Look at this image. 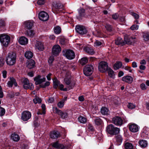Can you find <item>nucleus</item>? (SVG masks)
Wrapping results in <instances>:
<instances>
[{"label":"nucleus","instance_id":"obj_1","mask_svg":"<svg viewBox=\"0 0 149 149\" xmlns=\"http://www.w3.org/2000/svg\"><path fill=\"white\" fill-rule=\"evenodd\" d=\"M16 60V54L12 52L8 54L6 58V61L8 65H13L15 63Z\"/></svg>","mask_w":149,"mask_h":149},{"label":"nucleus","instance_id":"obj_2","mask_svg":"<svg viewBox=\"0 0 149 149\" xmlns=\"http://www.w3.org/2000/svg\"><path fill=\"white\" fill-rule=\"evenodd\" d=\"M107 131L109 134L115 135L119 133L120 129L117 127H114L113 125L110 124L107 127Z\"/></svg>","mask_w":149,"mask_h":149},{"label":"nucleus","instance_id":"obj_3","mask_svg":"<svg viewBox=\"0 0 149 149\" xmlns=\"http://www.w3.org/2000/svg\"><path fill=\"white\" fill-rule=\"evenodd\" d=\"M91 11V9H87L85 11V10L83 8H81L79 10V15L77 16V18L80 20L83 17H89L90 15L88 14V13Z\"/></svg>","mask_w":149,"mask_h":149},{"label":"nucleus","instance_id":"obj_4","mask_svg":"<svg viewBox=\"0 0 149 149\" xmlns=\"http://www.w3.org/2000/svg\"><path fill=\"white\" fill-rule=\"evenodd\" d=\"M10 40V37L8 35L5 34L0 35V41L4 46H7L9 43Z\"/></svg>","mask_w":149,"mask_h":149},{"label":"nucleus","instance_id":"obj_5","mask_svg":"<svg viewBox=\"0 0 149 149\" xmlns=\"http://www.w3.org/2000/svg\"><path fill=\"white\" fill-rule=\"evenodd\" d=\"M53 111L54 113H57L58 115L60 116L61 118L62 119L66 118L68 116V114L66 112H63L56 107H53Z\"/></svg>","mask_w":149,"mask_h":149},{"label":"nucleus","instance_id":"obj_6","mask_svg":"<svg viewBox=\"0 0 149 149\" xmlns=\"http://www.w3.org/2000/svg\"><path fill=\"white\" fill-rule=\"evenodd\" d=\"M70 73L68 72L66 75L64 79V81L65 84L69 86V89H71L73 88L74 85V84L72 83L71 79L70 78Z\"/></svg>","mask_w":149,"mask_h":149},{"label":"nucleus","instance_id":"obj_7","mask_svg":"<svg viewBox=\"0 0 149 149\" xmlns=\"http://www.w3.org/2000/svg\"><path fill=\"white\" fill-rule=\"evenodd\" d=\"M93 69V66L91 65H86L83 69L84 74L87 76H90L92 74Z\"/></svg>","mask_w":149,"mask_h":149},{"label":"nucleus","instance_id":"obj_8","mask_svg":"<svg viewBox=\"0 0 149 149\" xmlns=\"http://www.w3.org/2000/svg\"><path fill=\"white\" fill-rule=\"evenodd\" d=\"M109 68L107 63L106 62L101 61L99 64L98 69L99 71L102 72H106Z\"/></svg>","mask_w":149,"mask_h":149},{"label":"nucleus","instance_id":"obj_9","mask_svg":"<svg viewBox=\"0 0 149 149\" xmlns=\"http://www.w3.org/2000/svg\"><path fill=\"white\" fill-rule=\"evenodd\" d=\"M24 84L23 87L26 89H30L33 90L34 88V86L31 83H29V81L28 79L25 78L23 81Z\"/></svg>","mask_w":149,"mask_h":149},{"label":"nucleus","instance_id":"obj_10","mask_svg":"<svg viewBox=\"0 0 149 149\" xmlns=\"http://www.w3.org/2000/svg\"><path fill=\"white\" fill-rule=\"evenodd\" d=\"M75 30L76 32L80 34L83 35L87 32L85 27L81 25H77L75 27Z\"/></svg>","mask_w":149,"mask_h":149},{"label":"nucleus","instance_id":"obj_11","mask_svg":"<svg viewBox=\"0 0 149 149\" xmlns=\"http://www.w3.org/2000/svg\"><path fill=\"white\" fill-rule=\"evenodd\" d=\"M63 55L68 59L71 60L74 58L75 55L74 52L71 50H68L65 51H63Z\"/></svg>","mask_w":149,"mask_h":149},{"label":"nucleus","instance_id":"obj_12","mask_svg":"<svg viewBox=\"0 0 149 149\" xmlns=\"http://www.w3.org/2000/svg\"><path fill=\"white\" fill-rule=\"evenodd\" d=\"M30 112L28 111H23L22 113L21 118L24 121H27L31 117Z\"/></svg>","mask_w":149,"mask_h":149},{"label":"nucleus","instance_id":"obj_13","mask_svg":"<svg viewBox=\"0 0 149 149\" xmlns=\"http://www.w3.org/2000/svg\"><path fill=\"white\" fill-rule=\"evenodd\" d=\"M39 18L40 20L43 21H46L48 19L49 16L47 13L43 11L39 13Z\"/></svg>","mask_w":149,"mask_h":149},{"label":"nucleus","instance_id":"obj_14","mask_svg":"<svg viewBox=\"0 0 149 149\" xmlns=\"http://www.w3.org/2000/svg\"><path fill=\"white\" fill-rule=\"evenodd\" d=\"M61 51V48L59 45H55L52 48V53L53 55L57 56L60 52Z\"/></svg>","mask_w":149,"mask_h":149},{"label":"nucleus","instance_id":"obj_15","mask_svg":"<svg viewBox=\"0 0 149 149\" xmlns=\"http://www.w3.org/2000/svg\"><path fill=\"white\" fill-rule=\"evenodd\" d=\"M41 77L40 75H38L34 78L33 80L35 82V84L36 85L40 84L45 81L46 78L45 77H43L42 78H41Z\"/></svg>","mask_w":149,"mask_h":149},{"label":"nucleus","instance_id":"obj_16","mask_svg":"<svg viewBox=\"0 0 149 149\" xmlns=\"http://www.w3.org/2000/svg\"><path fill=\"white\" fill-rule=\"evenodd\" d=\"M112 122L116 125H121L123 123V120L121 117L116 116L113 118Z\"/></svg>","mask_w":149,"mask_h":149},{"label":"nucleus","instance_id":"obj_17","mask_svg":"<svg viewBox=\"0 0 149 149\" xmlns=\"http://www.w3.org/2000/svg\"><path fill=\"white\" fill-rule=\"evenodd\" d=\"M124 38L125 44L131 45L132 43L134 42V39H135V38H132L130 36H125Z\"/></svg>","mask_w":149,"mask_h":149},{"label":"nucleus","instance_id":"obj_18","mask_svg":"<svg viewBox=\"0 0 149 149\" xmlns=\"http://www.w3.org/2000/svg\"><path fill=\"white\" fill-rule=\"evenodd\" d=\"M50 136L51 138L54 139L60 137L61 135L58 131H54L50 132Z\"/></svg>","mask_w":149,"mask_h":149},{"label":"nucleus","instance_id":"obj_19","mask_svg":"<svg viewBox=\"0 0 149 149\" xmlns=\"http://www.w3.org/2000/svg\"><path fill=\"white\" fill-rule=\"evenodd\" d=\"M51 144L53 147L57 149H64L65 148L64 146L62 144H59L58 141L52 143Z\"/></svg>","mask_w":149,"mask_h":149},{"label":"nucleus","instance_id":"obj_20","mask_svg":"<svg viewBox=\"0 0 149 149\" xmlns=\"http://www.w3.org/2000/svg\"><path fill=\"white\" fill-rule=\"evenodd\" d=\"M34 23L31 21H28L24 23V28L26 29H30L32 28L33 25Z\"/></svg>","mask_w":149,"mask_h":149},{"label":"nucleus","instance_id":"obj_21","mask_svg":"<svg viewBox=\"0 0 149 149\" xmlns=\"http://www.w3.org/2000/svg\"><path fill=\"white\" fill-rule=\"evenodd\" d=\"M10 81L7 83V85L9 87H12L14 84L15 86H17V84L16 82L15 79L13 77L10 78Z\"/></svg>","mask_w":149,"mask_h":149},{"label":"nucleus","instance_id":"obj_22","mask_svg":"<svg viewBox=\"0 0 149 149\" xmlns=\"http://www.w3.org/2000/svg\"><path fill=\"white\" fill-rule=\"evenodd\" d=\"M129 128L130 130L133 132H136L139 130L138 127L137 125L134 124L130 125H129Z\"/></svg>","mask_w":149,"mask_h":149},{"label":"nucleus","instance_id":"obj_23","mask_svg":"<svg viewBox=\"0 0 149 149\" xmlns=\"http://www.w3.org/2000/svg\"><path fill=\"white\" fill-rule=\"evenodd\" d=\"M122 80L124 81L131 84L133 81V78L130 76H126L122 78Z\"/></svg>","mask_w":149,"mask_h":149},{"label":"nucleus","instance_id":"obj_24","mask_svg":"<svg viewBox=\"0 0 149 149\" xmlns=\"http://www.w3.org/2000/svg\"><path fill=\"white\" fill-rule=\"evenodd\" d=\"M19 42L21 45H24L27 44L28 42V40L25 37L22 36L20 38Z\"/></svg>","mask_w":149,"mask_h":149},{"label":"nucleus","instance_id":"obj_25","mask_svg":"<svg viewBox=\"0 0 149 149\" xmlns=\"http://www.w3.org/2000/svg\"><path fill=\"white\" fill-rule=\"evenodd\" d=\"M115 43L116 45L121 46H123L125 44V41L120 37H118L115 40Z\"/></svg>","mask_w":149,"mask_h":149},{"label":"nucleus","instance_id":"obj_26","mask_svg":"<svg viewBox=\"0 0 149 149\" xmlns=\"http://www.w3.org/2000/svg\"><path fill=\"white\" fill-rule=\"evenodd\" d=\"M11 139L13 141L17 142L19 140L20 137L17 134L14 133L11 135Z\"/></svg>","mask_w":149,"mask_h":149},{"label":"nucleus","instance_id":"obj_27","mask_svg":"<svg viewBox=\"0 0 149 149\" xmlns=\"http://www.w3.org/2000/svg\"><path fill=\"white\" fill-rule=\"evenodd\" d=\"M120 99L118 97L115 96L111 98L112 103L116 105H118L120 104Z\"/></svg>","mask_w":149,"mask_h":149},{"label":"nucleus","instance_id":"obj_28","mask_svg":"<svg viewBox=\"0 0 149 149\" xmlns=\"http://www.w3.org/2000/svg\"><path fill=\"white\" fill-rule=\"evenodd\" d=\"M53 6L56 8L58 9H63V5L60 2H54Z\"/></svg>","mask_w":149,"mask_h":149},{"label":"nucleus","instance_id":"obj_29","mask_svg":"<svg viewBox=\"0 0 149 149\" xmlns=\"http://www.w3.org/2000/svg\"><path fill=\"white\" fill-rule=\"evenodd\" d=\"M35 65V61L32 59L31 60L27 65V67L29 69H32L34 67Z\"/></svg>","mask_w":149,"mask_h":149},{"label":"nucleus","instance_id":"obj_30","mask_svg":"<svg viewBox=\"0 0 149 149\" xmlns=\"http://www.w3.org/2000/svg\"><path fill=\"white\" fill-rule=\"evenodd\" d=\"M84 50L90 55H93L95 53L93 49L91 47H85L84 49Z\"/></svg>","mask_w":149,"mask_h":149},{"label":"nucleus","instance_id":"obj_31","mask_svg":"<svg viewBox=\"0 0 149 149\" xmlns=\"http://www.w3.org/2000/svg\"><path fill=\"white\" fill-rule=\"evenodd\" d=\"M36 49L40 51H42L44 49V46L42 43L38 42L36 45Z\"/></svg>","mask_w":149,"mask_h":149},{"label":"nucleus","instance_id":"obj_32","mask_svg":"<svg viewBox=\"0 0 149 149\" xmlns=\"http://www.w3.org/2000/svg\"><path fill=\"white\" fill-rule=\"evenodd\" d=\"M101 113L103 115H107L109 113L108 109L105 107H102L101 110Z\"/></svg>","mask_w":149,"mask_h":149},{"label":"nucleus","instance_id":"obj_33","mask_svg":"<svg viewBox=\"0 0 149 149\" xmlns=\"http://www.w3.org/2000/svg\"><path fill=\"white\" fill-rule=\"evenodd\" d=\"M122 64L120 61L117 62L114 65L113 68L114 70H117L119 69L122 66Z\"/></svg>","mask_w":149,"mask_h":149},{"label":"nucleus","instance_id":"obj_34","mask_svg":"<svg viewBox=\"0 0 149 149\" xmlns=\"http://www.w3.org/2000/svg\"><path fill=\"white\" fill-rule=\"evenodd\" d=\"M53 87L56 89L60 84V81L55 78L53 80Z\"/></svg>","mask_w":149,"mask_h":149},{"label":"nucleus","instance_id":"obj_35","mask_svg":"<svg viewBox=\"0 0 149 149\" xmlns=\"http://www.w3.org/2000/svg\"><path fill=\"white\" fill-rule=\"evenodd\" d=\"M25 57L28 59H30L33 56V54L30 51H27L25 53Z\"/></svg>","mask_w":149,"mask_h":149},{"label":"nucleus","instance_id":"obj_36","mask_svg":"<svg viewBox=\"0 0 149 149\" xmlns=\"http://www.w3.org/2000/svg\"><path fill=\"white\" fill-rule=\"evenodd\" d=\"M88 59L87 57H84L79 61V62L82 65H83L88 63Z\"/></svg>","mask_w":149,"mask_h":149},{"label":"nucleus","instance_id":"obj_37","mask_svg":"<svg viewBox=\"0 0 149 149\" xmlns=\"http://www.w3.org/2000/svg\"><path fill=\"white\" fill-rule=\"evenodd\" d=\"M35 33V32L33 30L29 29L26 31L25 33L26 35L29 36L33 37L34 36Z\"/></svg>","mask_w":149,"mask_h":149},{"label":"nucleus","instance_id":"obj_38","mask_svg":"<svg viewBox=\"0 0 149 149\" xmlns=\"http://www.w3.org/2000/svg\"><path fill=\"white\" fill-rule=\"evenodd\" d=\"M139 143L141 147L142 148H145L147 146V142L145 140L139 141Z\"/></svg>","mask_w":149,"mask_h":149},{"label":"nucleus","instance_id":"obj_39","mask_svg":"<svg viewBox=\"0 0 149 149\" xmlns=\"http://www.w3.org/2000/svg\"><path fill=\"white\" fill-rule=\"evenodd\" d=\"M109 76L110 77H113L114 75V71L110 68H108L107 71Z\"/></svg>","mask_w":149,"mask_h":149},{"label":"nucleus","instance_id":"obj_40","mask_svg":"<svg viewBox=\"0 0 149 149\" xmlns=\"http://www.w3.org/2000/svg\"><path fill=\"white\" fill-rule=\"evenodd\" d=\"M125 147L126 149H133V148L132 144L129 142H127L125 143Z\"/></svg>","mask_w":149,"mask_h":149},{"label":"nucleus","instance_id":"obj_41","mask_svg":"<svg viewBox=\"0 0 149 149\" xmlns=\"http://www.w3.org/2000/svg\"><path fill=\"white\" fill-rule=\"evenodd\" d=\"M78 120L81 123H85L87 121V119L85 117L80 116L78 118Z\"/></svg>","mask_w":149,"mask_h":149},{"label":"nucleus","instance_id":"obj_42","mask_svg":"<svg viewBox=\"0 0 149 149\" xmlns=\"http://www.w3.org/2000/svg\"><path fill=\"white\" fill-rule=\"evenodd\" d=\"M102 121L101 119L99 118H97L95 120V122L96 125H99L101 124Z\"/></svg>","mask_w":149,"mask_h":149},{"label":"nucleus","instance_id":"obj_43","mask_svg":"<svg viewBox=\"0 0 149 149\" xmlns=\"http://www.w3.org/2000/svg\"><path fill=\"white\" fill-rule=\"evenodd\" d=\"M61 31V29L59 26H56L54 28V31L56 34H58L60 33Z\"/></svg>","mask_w":149,"mask_h":149},{"label":"nucleus","instance_id":"obj_44","mask_svg":"<svg viewBox=\"0 0 149 149\" xmlns=\"http://www.w3.org/2000/svg\"><path fill=\"white\" fill-rule=\"evenodd\" d=\"M116 141L120 143H121L123 140L122 136L120 135H118L116 136Z\"/></svg>","mask_w":149,"mask_h":149},{"label":"nucleus","instance_id":"obj_45","mask_svg":"<svg viewBox=\"0 0 149 149\" xmlns=\"http://www.w3.org/2000/svg\"><path fill=\"white\" fill-rule=\"evenodd\" d=\"M33 101L34 103L35 104L37 103H40L42 102L41 99L38 97H36L33 99Z\"/></svg>","mask_w":149,"mask_h":149},{"label":"nucleus","instance_id":"obj_46","mask_svg":"<svg viewBox=\"0 0 149 149\" xmlns=\"http://www.w3.org/2000/svg\"><path fill=\"white\" fill-rule=\"evenodd\" d=\"M64 100L60 101L57 104V106L60 108H62L64 106Z\"/></svg>","mask_w":149,"mask_h":149},{"label":"nucleus","instance_id":"obj_47","mask_svg":"<svg viewBox=\"0 0 149 149\" xmlns=\"http://www.w3.org/2000/svg\"><path fill=\"white\" fill-rule=\"evenodd\" d=\"M105 27L106 29L107 30L111 32L112 30V28L111 27V26L109 24H106L105 26Z\"/></svg>","mask_w":149,"mask_h":149},{"label":"nucleus","instance_id":"obj_48","mask_svg":"<svg viewBox=\"0 0 149 149\" xmlns=\"http://www.w3.org/2000/svg\"><path fill=\"white\" fill-rule=\"evenodd\" d=\"M68 66L72 70H74L76 68V67L74 63H70L68 64Z\"/></svg>","mask_w":149,"mask_h":149},{"label":"nucleus","instance_id":"obj_49","mask_svg":"<svg viewBox=\"0 0 149 149\" xmlns=\"http://www.w3.org/2000/svg\"><path fill=\"white\" fill-rule=\"evenodd\" d=\"M5 113V109L3 108L0 107V116H2L4 115Z\"/></svg>","mask_w":149,"mask_h":149},{"label":"nucleus","instance_id":"obj_50","mask_svg":"<svg viewBox=\"0 0 149 149\" xmlns=\"http://www.w3.org/2000/svg\"><path fill=\"white\" fill-rule=\"evenodd\" d=\"M139 28V26L137 25H133L130 28L132 30H137Z\"/></svg>","mask_w":149,"mask_h":149},{"label":"nucleus","instance_id":"obj_51","mask_svg":"<svg viewBox=\"0 0 149 149\" xmlns=\"http://www.w3.org/2000/svg\"><path fill=\"white\" fill-rule=\"evenodd\" d=\"M102 42L98 40H96L94 43V46L96 47L99 46L102 44Z\"/></svg>","mask_w":149,"mask_h":149},{"label":"nucleus","instance_id":"obj_52","mask_svg":"<svg viewBox=\"0 0 149 149\" xmlns=\"http://www.w3.org/2000/svg\"><path fill=\"white\" fill-rule=\"evenodd\" d=\"M128 107L130 109H133L135 108V106L132 103H129L127 105Z\"/></svg>","mask_w":149,"mask_h":149},{"label":"nucleus","instance_id":"obj_53","mask_svg":"<svg viewBox=\"0 0 149 149\" xmlns=\"http://www.w3.org/2000/svg\"><path fill=\"white\" fill-rule=\"evenodd\" d=\"M54 60V58L53 56H51L49 57L48 61L50 65L52 64Z\"/></svg>","mask_w":149,"mask_h":149},{"label":"nucleus","instance_id":"obj_54","mask_svg":"<svg viewBox=\"0 0 149 149\" xmlns=\"http://www.w3.org/2000/svg\"><path fill=\"white\" fill-rule=\"evenodd\" d=\"M50 85V83L49 81H47L44 84H42L40 85V86L41 87L44 88L46 86H48Z\"/></svg>","mask_w":149,"mask_h":149},{"label":"nucleus","instance_id":"obj_55","mask_svg":"<svg viewBox=\"0 0 149 149\" xmlns=\"http://www.w3.org/2000/svg\"><path fill=\"white\" fill-rule=\"evenodd\" d=\"M45 2V0H38L37 1L38 4L42 5L44 4Z\"/></svg>","mask_w":149,"mask_h":149},{"label":"nucleus","instance_id":"obj_56","mask_svg":"<svg viewBox=\"0 0 149 149\" xmlns=\"http://www.w3.org/2000/svg\"><path fill=\"white\" fill-rule=\"evenodd\" d=\"M140 87L143 90H145L147 88V87L146 86L145 84L144 83H142L140 85Z\"/></svg>","mask_w":149,"mask_h":149},{"label":"nucleus","instance_id":"obj_57","mask_svg":"<svg viewBox=\"0 0 149 149\" xmlns=\"http://www.w3.org/2000/svg\"><path fill=\"white\" fill-rule=\"evenodd\" d=\"M144 40L146 41H149V34H146L143 36Z\"/></svg>","mask_w":149,"mask_h":149},{"label":"nucleus","instance_id":"obj_58","mask_svg":"<svg viewBox=\"0 0 149 149\" xmlns=\"http://www.w3.org/2000/svg\"><path fill=\"white\" fill-rule=\"evenodd\" d=\"M4 63V59L2 57H0V67L3 65Z\"/></svg>","mask_w":149,"mask_h":149},{"label":"nucleus","instance_id":"obj_59","mask_svg":"<svg viewBox=\"0 0 149 149\" xmlns=\"http://www.w3.org/2000/svg\"><path fill=\"white\" fill-rule=\"evenodd\" d=\"M41 108L42 109V113L45 114V113L46 106L44 104H42L41 105Z\"/></svg>","mask_w":149,"mask_h":149},{"label":"nucleus","instance_id":"obj_60","mask_svg":"<svg viewBox=\"0 0 149 149\" xmlns=\"http://www.w3.org/2000/svg\"><path fill=\"white\" fill-rule=\"evenodd\" d=\"M88 128L89 131H93L94 130V129L92 125L91 124H88Z\"/></svg>","mask_w":149,"mask_h":149},{"label":"nucleus","instance_id":"obj_61","mask_svg":"<svg viewBox=\"0 0 149 149\" xmlns=\"http://www.w3.org/2000/svg\"><path fill=\"white\" fill-rule=\"evenodd\" d=\"M132 15L134 17L135 19H138L139 18V16L138 14H137L132 13Z\"/></svg>","mask_w":149,"mask_h":149},{"label":"nucleus","instance_id":"obj_62","mask_svg":"<svg viewBox=\"0 0 149 149\" xmlns=\"http://www.w3.org/2000/svg\"><path fill=\"white\" fill-rule=\"evenodd\" d=\"M5 25V23L4 20L2 19H0V26H3Z\"/></svg>","mask_w":149,"mask_h":149},{"label":"nucleus","instance_id":"obj_63","mask_svg":"<svg viewBox=\"0 0 149 149\" xmlns=\"http://www.w3.org/2000/svg\"><path fill=\"white\" fill-rule=\"evenodd\" d=\"M118 16L117 13H115L112 15V18L113 19H116L118 18Z\"/></svg>","mask_w":149,"mask_h":149},{"label":"nucleus","instance_id":"obj_64","mask_svg":"<svg viewBox=\"0 0 149 149\" xmlns=\"http://www.w3.org/2000/svg\"><path fill=\"white\" fill-rule=\"evenodd\" d=\"M124 69L127 70L128 71L130 72H132V70L131 69V68L128 66H126L125 67Z\"/></svg>","mask_w":149,"mask_h":149}]
</instances>
